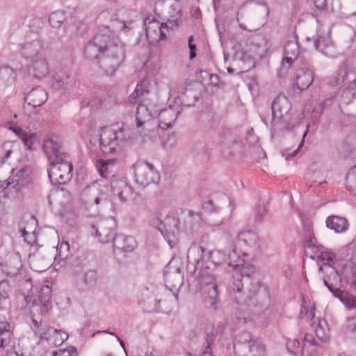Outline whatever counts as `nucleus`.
I'll return each instance as SVG.
<instances>
[{"mask_svg": "<svg viewBox=\"0 0 356 356\" xmlns=\"http://www.w3.org/2000/svg\"><path fill=\"white\" fill-rule=\"evenodd\" d=\"M24 300L30 307V312L33 322L32 330L40 340H46L50 345L59 346L68 338V334L53 327L42 323V316L50 309L51 300V287L49 284L40 286L36 296L32 291L33 284L31 279H26L21 282Z\"/></svg>", "mask_w": 356, "mask_h": 356, "instance_id": "obj_1", "label": "nucleus"}, {"mask_svg": "<svg viewBox=\"0 0 356 356\" xmlns=\"http://www.w3.org/2000/svg\"><path fill=\"white\" fill-rule=\"evenodd\" d=\"M232 278L230 296L236 303L244 302L249 307H263L268 304L269 292L261 286L253 265L241 263L234 270Z\"/></svg>", "mask_w": 356, "mask_h": 356, "instance_id": "obj_2", "label": "nucleus"}, {"mask_svg": "<svg viewBox=\"0 0 356 356\" xmlns=\"http://www.w3.org/2000/svg\"><path fill=\"white\" fill-rule=\"evenodd\" d=\"M124 44L114 34L98 32L84 49L85 57L97 63L107 75H113L125 59Z\"/></svg>", "mask_w": 356, "mask_h": 356, "instance_id": "obj_3", "label": "nucleus"}, {"mask_svg": "<svg viewBox=\"0 0 356 356\" xmlns=\"http://www.w3.org/2000/svg\"><path fill=\"white\" fill-rule=\"evenodd\" d=\"M42 148L49 162V179L58 184H66L72 177L73 165L69 154L61 151L60 145L53 137L44 140Z\"/></svg>", "mask_w": 356, "mask_h": 356, "instance_id": "obj_4", "label": "nucleus"}, {"mask_svg": "<svg viewBox=\"0 0 356 356\" xmlns=\"http://www.w3.org/2000/svg\"><path fill=\"white\" fill-rule=\"evenodd\" d=\"M134 22L133 13L118 6L111 7L102 10L97 17V24L105 31H99L102 33L113 34L112 32H127L131 29Z\"/></svg>", "mask_w": 356, "mask_h": 356, "instance_id": "obj_5", "label": "nucleus"}, {"mask_svg": "<svg viewBox=\"0 0 356 356\" xmlns=\"http://www.w3.org/2000/svg\"><path fill=\"white\" fill-rule=\"evenodd\" d=\"M126 130L123 122H117L101 129L99 138V147L104 154H113L120 141L126 140Z\"/></svg>", "mask_w": 356, "mask_h": 356, "instance_id": "obj_6", "label": "nucleus"}, {"mask_svg": "<svg viewBox=\"0 0 356 356\" xmlns=\"http://www.w3.org/2000/svg\"><path fill=\"white\" fill-rule=\"evenodd\" d=\"M291 103L284 95L277 96L271 104L272 124L278 130H289L293 127L291 119Z\"/></svg>", "mask_w": 356, "mask_h": 356, "instance_id": "obj_7", "label": "nucleus"}, {"mask_svg": "<svg viewBox=\"0 0 356 356\" xmlns=\"http://www.w3.org/2000/svg\"><path fill=\"white\" fill-rule=\"evenodd\" d=\"M264 10L259 7L249 8L244 3L237 13V22L243 30L254 31L265 24Z\"/></svg>", "mask_w": 356, "mask_h": 356, "instance_id": "obj_8", "label": "nucleus"}, {"mask_svg": "<svg viewBox=\"0 0 356 356\" xmlns=\"http://www.w3.org/2000/svg\"><path fill=\"white\" fill-rule=\"evenodd\" d=\"M136 181L143 187H146L159 180V174L152 164L143 161H138L133 165Z\"/></svg>", "mask_w": 356, "mask_h": 356, "instance_id": "obj_9", "label": "nucleus"}, {"mask_svg": "<svg viewBox=\"0 0 356 356\" xmlns=\"http://www.w3.org/2000/svg\"><path fill=\"white\" fill-rule=\"evenodd\" d=\"M19 51L29 61L44 54L43 42L36 34L26 36L24 42L19 44Z\"/></svg>", "mask_w": 356, "mask_h": 356, "instance_id": "obj_10", "label": "nucleus"}, {"mask_svg": "<svg viewBox=\"0 0 356 356\" xmlns=\"http://www.w3.org/2000/svg\"><path fill=\"white\" fill-rule=\"evenodd\" d=\"M117 223L112 218L101 220L91 226V234L99 238V242L106 243L111 241L116 236Z\"/></svg>", "mask_w": 356, "mask_h": 356, "instance_id": "obj_11", "label": "nucleus"}, {"mask_svg": "<svg viewBox=\"0 0 356 356\" xmlns=\"http://www.w3.org/2000/svg\"><path fill=\"white\" fill-rule=\"evenodd\" d=\"M146 37L150 44L158 42L161 40L166 38V32L170 29L165 26V23H160L159 21L147 17L145 19Z\"/></svg>", "mask_w": 356, "mask_h": 356, "instance_id": "obj_12", "label": "nucleus"}, {"mask_svg": "<svg viewBox=\"0 0 356 356\" xmlns=\"http://www.w3.org/2000/svg\"><path fill=\"white\" fill-rule=\"evenodd\" d=\"M305 246L314 252V254H312L310 257L316 259L318 263L328 266L334 263L335 254L331 252L325 251L324 247L318 244L315 238L311 236L309 239L307 240Z\"/></svg>", "mask_w": 356, "mask_h": 356, "instance_id": "obj_13", "label": "nucleus"}, {"mask_svg": "<svg viewBox=\"0 0 356 356\" xmlns=\"http://www.w3.org/2000/svg\"><path fill=\"white\" fill-rule=\"evenodd\" d=\"M111 186L113 194L122 202H126L133 193L131 186L123 177L113 175L111 180Z\"/></svg>", "mask_w": 356, "mask_h": 356, "instance_id": "obj_14", "label": "nucleus"}, {"mask_svg": "<svg viewBox=\"0 0 356 356\" xmlns=\"http://www.w3.org/2000/svg\"><path fill=\"white\" fill-rule=\"evenodd\" d=\"M81 198L88 204L95 203L97 206L107 202L106 194L95 183L83 189Z\"/></svg>", "mask_w": 356, "mask_h": 356, "instance_id": "obj_15", "label": "nucleus"}, {"mask_svg": "<svg viewBox=\"0 0 356 356\" xmlns=\"http://www.w3.org/2000/svg\"><path fill=\"white\" fill-rule=\"evenodd\" d=\"M29 68L30 74L37 79H42L49 73V64L44 54L31 60Z\"/></svg>", "mask_w": 356, "mask_h": 356, "instance_id": "obj_16", "label": "nucleus"}, {"mask_svg": "<svg viewBox=\"0 0 356 356\" xmlns=\"http://www.w3.org/2000/svg\"><path fill=\"white\" fill-rule=\"evenodd\" d=\"M31 181L30 171L26 168H23L17 171H12L9 177L8 187L19 191L27 186Z\"/></svg>", "mask_w": 356, "mask_h": 356, "instance_id": "obj_17", "label": "nucleus"}, {"mask_svg": "<svg viewBox=\"0 0 356 356\" xmlns=\"http://www.w3.org/2000/svg\"><path fill=\"white\" fill-rule=\"evenodd\" d=\"M323 282L334 296L339 298L347 309L352 310L356 309V296L351 294L347 291L334 288L326 280H324Z\"/></svg>", "mask_w": 356, "mask_h": 356, "instance_id": "obj_18", "label": "nucleus"}, {"mask_svg": "<svg viewBox=\"0 0 356 356\" xmlns=\"http://www.w3.org/2000/svg\"><path fill=\"white\" fill-rule=\"evenodd\" d=\"M74 84L75 80L71 74L61 72L54 76L52 88L62 94H65L74 87Z\"/></svg>", "mask_w": 356, "mask_h": 356, "instance_id": "obj_19", "label": "nucleus"}, {"mask_svg": "<svg viewBox=\"0 0 356 356\" xmlns=\"http://www.w3.org/2000/svg\"><path fill=\"white\" fill-rule=\"evenodd\" d=\"M299 47L296 41H289L284 46V57L282 63V70L287 71L297 58Z\"/></svg>", "mask_w": 356, "mask_h": 356, "instance_id": "obj_20", "label": "nucleus"}, {"mask_svg": "<svg viewBox=\"0 0 356 356\" xmlns=\"http://www.w3.org/2000/svg\"><path fill=\"white\" fill-rule=\"evenodd\" d=\"M111 241L114 249L124 252H132L136 248L137 244L134 237L122 234H116Z\"/></svg>", "mask_w": 356, "mask_h": 356, "instance_id": "obj_21", "label": "nucleus"}, {"mask_svg": "<svg viewBox=\"0 0 356 356\" xmlns=\"http://www.w3.org/2000/svg\"><path fill=\"white\" fill-rule=\"evenodd\" d=\"M314 73L306 67H300L296 70L294 86L300 90L307 89L313 82Z\"/></svg>", "mask_w": 356, "mask_h": 356, "instance_id": "obj_22", "label": "nucleus"}, {"mask_svg": "<svg viewBox=\"0 0 356 356\" xmlns=\"http://www.w3.org/2000/svg\"><path fill=\"white\" fill-rule=\"evenodd\" d=\"M47 100V92L41 87H35L25 95L24 101L33 107L42 106Z\"/></svg>", "mask_w": 356, "mask_h": 356, "instance_id": "obj_23", "label": "nucleus"}, {"mask_svg": "<svg viewBox=\"0 0 356 356\" xmlns=\"http://www.w3.org/2000/svg\"><path fill=\"white\" fill-rule=\"evenodd\" d=\"M169 18L165 22V26L170 30L177 29L181 22L182 11L179 0H174L169 8Z\"/></svg>", "mask_w": 356, "mask_h": 356, "instance_id": "obj_24", "label": "nucleus"}, {"mask_svg": "<svg viewBox=\"0 0 356 356\" xmlns=\"http://www.w3.org/2000/svg\"><path fill=\"white\" fill-rule=\"evenodd\" d=\"M179 112L172 108L163 110L158 115V126L162 129L170 128L176 120Z\"/></svg>", "mask_w": 356, "mask_h": 356, "instance_id": "obj_25", "label": "nucleus"}, {"mask_svg": "<svg viewBox=\"0 0 356 356\" xmlns=\"http://www.w3.org/2000/svg\"><path fill=\"white\" fill-rule=\"evenodd\" d=\"M202 291L203 302L206 307L216 309L218 303V291L217 284H213Z\"/></svg>", "mask_w": 356, "mask_h": 356, "instance_id": "obj_26", "label": "nucleus"}, {"mask_svg": "<svg viewBox=\"0 0 356 356\" xmlns=\"http://www.w3.org/2000/svg\"><path fill=\"white\" fill-rule=\"evenodd\" d=\"M258 241L257 234L252 231H244L237 236V245L240 249L254 247Z\"/></svg>", "mask_w": 356, "mask_h": 356, "instance_id": "obj_27", "label": "nucleus"}, {"mask_svg": "<svg viewBox=\"0 0 356 356\" xmlns=\"http://www.w3.org/2000/svg\"><path fill=\"white\" fill-rule=\"evenodd\" d=\"M350 64L348 60L342 62L336 72L330 78L328 83L331 86H338L347 78Z\"/></svg>", "mask_w": 356, "mask_h": 356, "instance_id": "obj_28", "label": "nucleus"}, {"mask_svg": "<svg viewBox=\"0 0 356 356\" xmlns=\"http://www.w3.org/2000/svg\"><path fill=\"white\" fill-rule=\"evenodd\" d=\"M326 226L336 233H341L348 229V222L344 217L331 216L326 219Z\"/></svg>", "mask_w": 356, "mask_h": 356, "instance_id": "obj_29", "label": "nucleus"}, {"mask_svg": "<svg viewBox=\"0 0 356 356\" xmlns=\"http://www.w3.org/2000/svg\"><path fill=\"white\" fill-rule=\"evenodd\" d=\"M149 81L147 79L142 80L138 83L135 90L129 97V101L131 104H136L140 101V99L149 93Z\"/></svg>", "mask_w": 356, "mask_h": 356, "instance_id": "obj_30", "label": "nucleus"}, {"mask_svg": "<svg viewBox=\"0 0 356 356\" xmlns=\"http://www.w3.org/2000/svg\"><path fill=\"white\" fill-rule=\"evenodd\" d=\"M152 119L150 112L147 106L143 103H139L136 110V120L138 128L142 127L149 123Z\"/></svg>", "mask_w": 356, "mask_h": 356, "instance_id": "obj_31", "label": "nucleus"}, {"mask_svg": "<svg viewBox=\"0 0 356 356\" xmlns=\"http://www.w3.org/2000/svg\"><path fill=\"white\" fill-rule=\"evenodd\" d=\"M311 326L315 331L317 339L321 341H327L329 339V328L325 321L318 319L317 322L314 321Z\"/></svg>", "mask_w": 356, "mask_h": 356, "instance_id": "obj_32", "label": "nucleus"}, {"mask_svg": "<svg viewBox=\"0 0 356 356\" xmlns=\"http://www.w3.org/2000/svg\"><path fill=\"white\" fill-rule=\"evenodd\" d=\"M13 339V331L10 325L6 321L0 322V348L8 346Z\"/></svg>", "mask_w": 356, "mask_h": 356, "instance_id": "obj_33", "label": "nucleus"}, {"mask_svg": "<svg viewBox=\"0 0 356 356\" xmlns=\"http://www.w3.org/2000/svg\"><path fill=\"white\" fill-rule=\"evenodd\" d=\"M236 343L246 346L250 352H253L257 347L258 341L253 339L248 332H241L236 339Z\"/></svg>", "mask_w": 356, "mask_h": 356, "instance_id": "obj_34", "label": "nucleus"}, {"mask_svg": "<svg viewBox=\"0 0 356 356\" xmlns=\"http://www.w3.org/2000/svg\"><path fill=\"white\" fill-rule=\"evenodd\" d=\"M165 281L173 288L179 287L183 284V275L179 268L175 271L165 273Z\"/></svg>", "mask_w": 356, "mask_h": 356, "instance_id": "obj_35", "label": "nucleus"}, {"mask_svg": "<svg viewBox=\"0 0 356 356\" xmlns=\"http://www.w3.org/2000/svg\"><path fill=\"white\" fill-rule=\"evenodd\" d=\"M70 256V244L66 241L59 243L56 248V254L55 256V262L56 264H61Z\"/></svg>", "mask_w": 356, "mask_h": 356, "instance_id": "obj_36", "label": "nucleus"}, {"mask_svg": "<svg viewBox=\"0 0 356 356\" xmlns=\"http://www.w3.org/2000/svg\"><path fill=\"white\" fill-rule=\"evenodd\" d=\"M245 255L246 254L242 252L241 249L239 252H237V248H234L232 249V252L229 253L228 265L229 266H233L234 270H236V269H238V268L241 266V263L244 261L242 257H245Z\"/></svg>", "mask_w": 356, "mask_h": 356, "instance_id": "obj_37", "label": "nucleus"}, {"mask_svg": "<svg viewBox=\"0 0 356 356\" xmlns=\"http://www.w3.org/2000/svg\"><path fill=\"white\" fill-rule=\"evenodd\" d=\"M346 188L356 195V165L352 167L346 174Z\"/></svg>", "mask_w": 356, "mask_h": 356, "instance_id": "obj_38", "label": "nucleus"}, {"mask_svg": "<svg viewBox=\"0 0 356 356\" xmlns=\"http://www.w3.org/2000/svg\"><path fill=\"white\" fill-rule=\"evenodd\" d=\"M113 163V161L111 160H97L96 162V168L99 174L102 177L107 178L112 172L111 167L112 166Z\"/></svg>", "mask_w": 356, "mask_h": 356, "instance_id": "obj_39", "label": "nucleus"}, {"mask_svg": "<svg viewBox=\"0 0 356 356\" xmlns=\"http://www.w3.org/2000/svg\"><path fill=\"white\" fill-rule=\"evenodd\" d=\"M197 279L202 290L207 289L213 284H216L213 275L206 271L202 272Z\"/></svg>", "mask_w": 356, "mask_h": 356, "instance_id": "obj_40", "label": "nucleus"}, {"mask_svg": "<svg viewBox=\"0 0 356 356\" xmlns=\"http://www.w3.org/2000/svg\"><path fill=\"white\" fill-rule=\"evenodd\" d=\"M331 44L332 42L329 38L324 37H318L314 41V47L317 51L321 52L325 55H327L328 53L326 51V49L331 46Z\"/></svg>", "mask_w": 356, "mask_h": 356, "instance_id": "obj_41", "label": "nucleus"}, {"mask_svg": "<svg viewBox=\"0 0 356 356\" xmlns=\"http://www.w3.org/2000/svg\"><path fill=\"white\" fill-rule=\"evenodd\" d=\"M13 144L5 142L0 146V164L4 163L13 153Z\"/></svg>", "mask_w": 356, "mask_h": 356, "instance_id": "obj_42", "label": "nucleus"}, {"mask_svg": "<svg viewBox=\"0 0 356 356\" xmlns=\"http://www.w3.org/2000/svg\"><path fill=\"white\" fill-rule=\"evenodd\" d=\"M65 20L64 14L62 12L56 11L50 14L49 22L54 28H59Z\"/></svg>", "mask_w": 356, "mask_h": 356, "instance_id": "obj_43", "label": "nucleus"}, {"mask_svg": "<svg viewBox=\"0 0 356 356\" xmlns=\"http://www.w3.org/2000/svg\"><path fill=\"white\" fill-rule=\"evenodd\" d=\"M158 300L156 298L152 297H148V299L146 300L143 298L139 300V304L147 312H152L156 311L157 309L156 303Z\"/></svg>", "mask_w": 356, "mask_h": 356, "instance_id": "obj_44", "label": "nucleus"}, {"mask_svg": "<svg viewBox=\"0 0 356 356\" xmlns=\"http://www.w3.org/2000/svg\"><path fill=\"white\" fill-rule=\"evenodd\" d=\"M21 140L29 149H33V145L38 141V137L34 133L27 132L26 136Z\"/></svg>", "mask_w": 356, "mask_h": 356, "instance_id": "obj_45", "label": "nucleus"}, {"mask_svg": "<svg viewBox=\"0 0 356 356\" xmlns=\"http://www.w3.org/2000/svg\"><path fill=\"white\" fill-rule=\"evenodd\" d=\"M7 127L8 129L12 131L20 139L23 137L26 136L27 132L24 131L22 128L19 127L17 124L13 121H11L7 124Z\"/></svg>", "mask_w": 356, "mask_h": 356, "instance_id": "obj_46", "label": "nucleus"}, {"mask_svg": "<svg viewBox=\"0 0 356 356\" xmlns=\"http://www.w3.org/2000/svg\"><path fill=\"white\" fill-rule=\"evenodd\" d=\"M14 76V72L8 66H4L0 68V79L5 82L9 81Z\"/></svg>", "mask_w": 356, "mask_h": 356, "instance_id": "obj_47", "label": "nucleus"}, {"mask_svg": "<svg viewBox=\"0 0 356 356\" xmlns=\"http://www.w3.org/2000/svg\"><path fill=\"white\" fill-rule=\"evenodd\" d=\"M20 232L22 233V236L24 237V241L31 245H33L36 242V237L34 235V233H29L26 231L25 228H20Z\"/></svg>", "mask_w": 356, "mask_h": 356, "instance_id": "obj_48", "label": "nucleus"}, {"mask_svg": "<svg viewBox=\"0 0 356 356\" xmlns=\"http://www.w3.org/2000/svg\"><path fill=\"white\" fill-rule=\"evenodd\" d=\"M299 347L300 342L296 339H289L286 342V348L288 351L293 355L297 354Z\"/></svg>", "mask_w": 356, "mask_h": 356, "instance_id": "obj_49", "label": "nucleus"}, {"mask_svg": "<svg viewBox=\"0 0 356 356\" xmlns=\"http://www.w3.org/2000/svg\"><path fill=\"white\" fill-rule=\"evenodd\" d=\"M52 356H77L76 348L60 349L53 352Z\"/></svg>", "mask_w": 356, "mask_h": 356, "instance_id": "obj_50", "label": "nucleus"}, {"mask_svg": "<svg viewBox=\"0 0 356 356\" xmlns=\"http://www.w3.org/2000/svg\"><path fill=\"white\" fill-rule=\"evenodd\" d=\"M96 273L93 270H89L84 274L83 280L87 286H92L96 282Z\"/></svg>", "mask_w": 356, "mask_h": 356, "instance_id": "obj_51", "label": "nucleus"}, {"mask_svg": "<svg viewBox=\"0 0 356 356\" xmlns=\"http://www.w3.org/2000/svg\"><path fill=\"white\" fill-rule=\"evenodd\" d=\"M10 286L8 281L0 282V299H6L8 297Z\"/></svg>", "mask_w": 356, "mask_h": 356, "instance_id": "obj_52", "label": "nucleus"}, {"mask_svg": "<svg viewBox=\"0 0 356 356\" xmlns=\"http://www.w3.org/2000/svg\"><path fill=\"white\" fill-rule=\"evenodd\" d=\"M268 213L267 208L265 205H259L257 208L255 218L258 222H261L264 217Z\"/></svg>", "mask_w": 356, "mask_h": 356, "instance_id": "obj_53", "label": "nucleus"}, {"mask_svg": "<svg viewBox=\"0 0 356 356\" xmlns=\"http://www.w3.org/2000/svg\"><path fill=\"white\" fill-rule=\"evenodd\" d=\"M314 346V347L318 346V341L314 339L312 334H306L304 337L302 346Z\"/></svg>", "mask_w": 356, "mask_h": 356, "instance_id": "obj_54", "label": "nucleus"}, {"mask_svg": "<svg viewBox=\"0 0 356 356\" xmlns=\"http://www.w3.org/2000/svg\"><path fill=\"white\" fill-rule=\"evenodd\" d=\"M309 126L307 125V129L306 131H305L303 136H302V140L300 142V143L299 144L298 148L293 152V153L290 154H288L286 156V159L288 160L290 158H292L293 156H295L296 155H297V154L298 153V152L300 151V149L302 148V147L304 145V140H305V138L306 137V136L307 135V133H308V131H309Z\"/></svg>", "mask_w": 356, "mask_h": 356, "instance_id": "obj_55", "label": "nucleus"}, {"mask_svg": "<svg viewBox=\"0 0 356 356\" xmlns=\"http://www.w3.org/2000/svg\"><path fill=\"white\" fill-rule=\"evenodd\" d=\"M149 223L151 225V226H152L153 227L161 231L162 230V228H163V222H162V220H161V218L157 216L156 215L154 216L150 221H149Z\"/></svg>", "mask_w": 356, "mask_h": 356, "instance_id": "obj_56", "label": "nucleus"}, {"mask_svg": "<svg viewBox=\"0 0 356 356\" xmlns=\"http://www.w3.org/2000/svg\"><path fill=\"white\" fill-rule=\"evenodd\" d=\"M193 36L191 35L188 38V47L190 49L189 59L193 60L196 56V45L193 43Z\"/></svg>", "mask_w": 356, "mask_h": 356, "instance_id": "obj_57", "label": "nucleus"}, {"mask_svg": "<svg viewBox=\"0 0 356 356\" xmlns=\"http://www.w3.org/2000/svg\"><path fill=\"white\" fill-rule=\"evenodd\" d=\"M176 143V138L174 134L168 136L167 139H163V145L166 148L173 147Z\"/></svg>", "mask_w": 356, "mask_h": 356, "instance_id": "obj_58", "label": "nucleus"}, {"mask_svg": "<svg viewBox=\"0 0 356 356\" xmlns=\"http://www.w3.org/2000/svg\"><path fill=\"white\" fill-rule=\"evenodd\" d=\"M316 353V347L314 346H302V356H314Z\"/></svg>", "mask_w": 356, "mask_h": 356, "instance_id": "obj_59", "label": "nucleus"}, {"mask_svg": "<svg viewBox=\"0 0 356 356\" xmlns=\"http://www.w3.org/2000/svg\"><path fill=\"white\" fill-rule=\"evenodd\" d=\"M210 254V260L212 263H213L216 265H219L222 262L218 259L220 257L221 252L220 251H212L209 253Z\"/></svg>", "mask_w": 356, "mask_h": 356, "instance_id": "obj_60", "label": "nucleus"}, {"mask_svg": "<svg viewBox=\"0 0 356 356\" xmlns=\"http://www.w3.org/2000/svg\"><path fill=\"white\" fill-rule=\"evenodd\" d=\"M309 307L307 306H306V301H305V298H303L299 317L300 318H306V316H307V314L309 313Z\"/></svg>", "mask_w": 356, "mask_h": 356, "instance_id": "obj_61", "label": "nucleus"}, {"mask_svg": "<svg viewBox=\"0 0 356 356\" xmlns=\"http://www.w3.org/2000/svg\"><path fill=\"white\" fill-rule=\"evenodd\" d=\"M200 219V217L198 214L194 213L192 211L188 212V216L186 219V223L191 224L193 220L199 221Z\"/></svg>", "mask_w": 356, "mask_h": 356, "instance_id": "obj_62", "label": "nucleus"}, {"mask_svg": "<svg viewBox=\"0 0 356 356\" xmlns=\"http://www.w3.org/2000/svg\"><path fill=\"white\" fill-rule=\"evenodd\" d=\"M213 341H214L213 334V333L207 334L206 339H205V343H206L207 346L204 349L211 350V346L213 344Z\"/></svg>", "mask_w": 356, "mask_h": 356, "instance_id": "obj_63", "label": "nucleus"}, {"mask_svg": "<svg viewBox=\"0 0 356 356\" xmlns=\"http://www.w3.org/2000/svg\"><path fill=\"white\" fill-rule=\"evenodd\" d=\"M348 88L350 90H353L352 95L354 98V103L356 104V79L350 83Z\"/></svg>", "mask_w": 356, "mask_h": 356, "instance_id": "obj_64", "label": "nucleus"}]
</instances>
